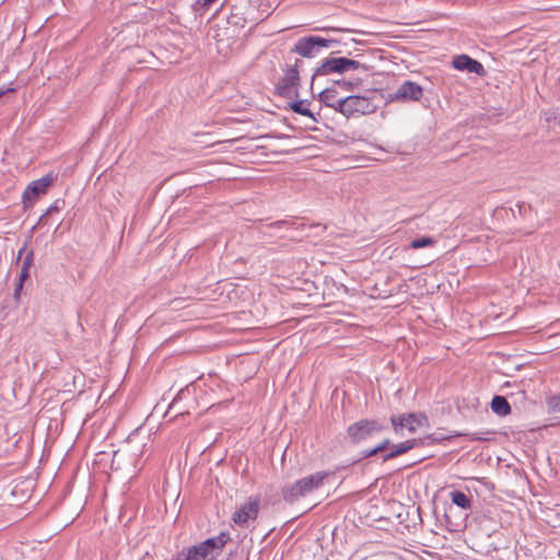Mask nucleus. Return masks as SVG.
Listing matches in <instances>:
<instances>
[{"label": "nucleus", "instance_id": "37", "mask_svg": "<svg viewBox=\"0 0 560 560\" xmlns=\"http://www.w3.org/2000/svg\"><path fill=\"white\" fill-rule=\"evenodd\" d=\"M303 226H304L303 224H300V225L295 226V230H299V229H301Z\"/></svg>", "mask_w": 560, "mask_h": 560}, {"label": "nucleus", "instance_id": "29", "mask_svg": "<svg viewBox=\"0 0 560 560\" xmlns=\"http://www.w3.org/2000/svg\"><path fill=\"white\" fill-rule=\"evenodd\" d=\"M23 283H24V282H21V280L19 279V282H18V284H16V287H15V289H14V299H15V300H19V299H20V294H21V291H22V289H23Z\"/></svg>", "mask_w": 560, "mask_h": 560}, {"label": "nucleus", "instance_id": "19", "mask_svg": "<svg viewBox=\"0 0 560 560\" xmlns=\"http://www.w3.org/2000/svg\"><path fill=\"white\" fill-rule=\"evenodd\" d=\"M34 262V250L31 249L26 253L25 257L23 258L21 271L19 279L21 282H24L26 279L30 278V269L33 266Z\"/></svg>", "mask_w": 560, "mask_h": 560}, {"label": "nucleus", "instance_id": "22", "mask_svg": "<svg viewBox=\"0 0 560 560\" xmlns=\"http://www.w3.org/2000/svg\"><path fill=\"white\" fill-rule=\"evenodd\" d=\"M436 243L435 238L431 236H421L412 240L408 248L419 249L428 246H433Z\"/></svg>", "mask_w": 560, "mask_h": 560}, {"label": "nucleus", "instance_id": "6", "mask_svg": "<svg viewBox=\"0 0 560 560\" xmlns=\"http://www.w3.org/2000/svg\"><path fill=\"white\" fill-rule=\"evenodd\" d=\"M343 109L346 110L345 117L349 118L352 116L373 114L377 109V106L372 103L369 97L362 95H349L346 96Z\"/></svg>", "mask_w": 560, "mask_h": 560}, {"label": "nucleus", "instance_id": "2", "mask_svg": "<svg viewBox=\"0 0 560 560\" xmlns=\"http://www.w3.org/2000/svg\"><path fill=\"white\" fill-rule=\"evenodd\" d=\"M328 475L327 471H317L295 481L293 485L282 489L283 499L287 502H294L300 497H304L314 489L319 488Z\"/></svg>", "mask_w": 560, "mask_h": 560}, {"label": "nucleus", "instance_id": "1", "mask_svg": "<svg viewBox=\"0 0 560 560\" xmlns=\"http://www.w3.org/2000/svg\"><path fill=\"white\" fill-rule=\"evenodd\" d=\"M358 69H363L364 71H369L371 66L365 62H361L357 59H349L346 57H329L323 60V62L314 70L312 75V85L315 82H319L322 78L328 75H340L349 71H355Z\"/></svg>", "mask_w": 560, "mask_h": 560}, {"label": "nucleus", "instance_id": "5", "mask_svg": "<svg viewBox=\"0 0 560 560\" xmlns=\"http://www.w3.org/2000/svg\"><path fill=\"white\" fill-rule=\"evenodd\" d=\"M261 506L260 495H250L246 502L232 514V521L240 527H248L249 521L258 517Z\"/></svg>", "mask_w": 560, "mask_h": 560}, {"label": "nucleus", "instance_id": "31", "mask_svg": "<svg viewBox=\"0 0 560 560\" xmlns=\"http://www.w3.org/2000/svg\"><path fill=\"white\" fill-rule=\"evenodd\" d=\"M302 65H303V61H302L301 59H296V60H295V62H294V65H293V66H291L290 68H295V69H296V71H299V72H300V68L302 67Z\"/></svg>", "mask_w": 560, "mask_h": 560}, {"label": "nucleus", "instance_id": "14", "mask_svg": "<svg viewBox=\"0 0 560 560\" xmlns=\"http://www.w3.org/2000/svg\"><path fill=\"white\" fill-rule=\"evenodd\" d=\"M490 405L491 410L500 417H505L511 413V405L504 396L495 395Z\"/></svg>", "mask_w": 560, "mask_h": 560}, {"label": "nucleus", "instance_id": "18", "mask_svg": "<svg viewBox=\"0 0 560 560\" xmlns=\"http://www.w3.org/2000/svg\"><path fill=\"white\" fill-rule=\"evenodd\" d=\"M390 445L389 439H384L381 443H378L376 446L372 448H366L360 452V459L370 458L372 456L377 455L378 453H382L386 451Z\"/></svg>", "mask_w": 560, "mask_h": 560}, {"label": "nucleus", "instance_id": "32", "mask_svg": "<svg viewBox=\"0 0 560 560\" xmlns=\"http://www.w3.org/2000/svg\"><path fill=\"white\" fill-rule=\"evenodd\" d=\"M14 92H15V89H14V88H8V89H5V90H3V91H0V97H1L2 95L8 94V93H14Z\"/></svg>", "mask_w": 560, "mask_h": 560}, {"label": "nucleus", "instance_id": "11", "mask_svg": "<svg viewBox=\"0 0 560 560\" xmlns=\"http://www.w3.org/2000/svg\"><path fill=\"white\" fill-rule=\"evenodd\" d=\"M452 66L459 71L476 73L479 77L487 75V71L482 63L465 54L455 56L452 60Z\"/></svg>", "mask_w": 560, "mask_h": 560}, {"label": "nucleus", "instance_id": "27", "mask_svg": "<svg viewBox=\"0 0 560 560\" xmlns=\"http://www.w3.org/2000/svg\"><path fill=\"white\" fill-rule=\"evenodd\" d=\"M346 104V96L345 97H338L336 102L334 103V106H329L334 110L340 113L342 116H345L346 110L343 109V105Z\"/></svg>", "mask_w": 560, "mask_h": 560}, {"label": "nucleus", "instance_id": "10", "mask_svg": "<svg viewBox=\"0 0 560 560\" xmlns=\"http://www.w3.org/2000/svg\"><path fill=\"white\" fill-rule=\"evenodd\" d=\"M56 178L57 176L54 173L49 172L42 178L30 183L23 192V201H32L33 199H36L40 195L46 194V191L54 184Z\"/></svg>", "mask_w": 560, "mask_h": 560}, {"label": "nucleus", "instance_id": "12", "mask_svg": "<svg viewBox=\"0 0 560 560\" xmlns=\"http://www.w3.org/2000/svg\"><path fill=\"white\" fill-rule=\"evenodd\" d=\"M230 540L229 533L222 532L215 537H211L206 539L205 541L198 544V548L209 557L212 556H219L228 541Z\"/></svg>", "mask_w": 560, "mask_h": 560}, {"label": "nucleus", "instance_id": "25", "mask_svg": "<svg viewBox=\"0 0 560 560\" xmlns=\"http://www.w3.org/2000/svg\"><path fill=\"white\" fill-rule=\"evenodd\" d=\"M454 436H468V434H466V433H454L453 435H444L441 432H434L430 436H428V439H431L432 442H434V443H440L442 441L450 440V439H452Z\"/></svg>", "mask_w": 560, "mask_h": 560}, {"label": "nucleus", "instance_id": "21", "mask_svg": "<svg viewBox=\"0 0 560 560\" xmlns=\"http://www.w3.org/2000/svg\"><path fill=\"white\" fill-rule=\"evenodd\" d=\"M306 101L300 100V101H293L289 104V107L296 114H300L302 116H306L312 118L314 121H317L314 114L305 106Z\"/></svg>", "mask_w": 560, "mask_h": 560}, {"label": "nucleus", "instance_id": "26", "mask_svg": "<svg viewBox=\"0 0 560 560\" xmlns=\"http://www.w3.org/2000/svg\"><path fill=\"white\" fill-rule=\"evenodd\" d=\"M295 225V221L292 220H279L267 224L268 229H282V228H293Z\"/></svg>", "mask_w": 560, "mask_h": 560}, {"label": "nucleus", "instance_id": "8", "mask_svg": "<svg viewBox=\"0 0 560 560\" xmlns=\"http://www.w3.org/2000/svg\"><path fill=\"white\" fill-rule=\"evenodd\" d=\"M300 85V74L295 68H288L284 75L276 84V92L282 97H298V86Z\"/></svg>", "mask_w": 560, "mask_h": 560}, {"label": "nucleus", "instance_id": "3", "mask_svg": "<svg viewBox=\"0 0 560 560\" xmlns=\"http://www.w3.org/2000/svg\"><path fill=\"white\" fill-rule=\"evenodd\" d=\"M385 427L376 419H360L347 428V438L351 444H360L382 432Z\"/></svg>", "mask_w": 560, "mask_h": 560}, {"label": "nucleus", "instance_id": "9", "mask_svg": "<svg viewBox=\"0 0 560 560\" xmlns=\"http://www.w3.org/2000/svg\"><path fill=\"white\" fill-rule=\"evenodd\" d=\"M427 420L423 415L416 413H402L390 417V422L396 434L402 435V431L406 429L410 433H415L417 429L422 424V421Z\"/></svg>", "mask_w": 560, "mask_h": 560}, {"label": "nucleus", "instance_id": "24", "mask_svg": "<svg viewBox=\"0 0 560 560\" xmlns=\"http://www.w3.org/2000/svg\"><path fill=\"white\" fill-rule=\"evenodd\" d=\"M550 413L560 415V395H553L547 400Z\"/></svg>", "mask_w": 560, "mask_h": 560}, {"label": "nucleus", "instance_id": "15", "mask_svg": "<svg viewBox=\"0 0 560 560\" xmlns=\"http://www.w3.org/2000/svg\"><path fill=\"white\" fill-rule=\"evenodd\" d=\"M174 560H209V557L195 545L178 552Z\"/></svg>", "mask_w": 560, "mask_h": 560}, {"label": "nucleus", "instance_id": "20", "mask_svg": "<svg viewBox=\"0 0 560 560\" xmlns=\"http://www.w3.org/2000/svg\"><path fill=\"white\" fill-rule=\"evenodd\" d=\"M327 82L334 83V86L339 88L345 92H352L360 84L359 80L350 81V80L337 79V78L328 79Z\"/></svg>", "mask_w": 560, "mask_h": 560}, {"label": "nucleus", "instance_id": "28", "mask_svg": "<svg viewBox=\"0 0 560 560\" xmlns=\"http://www.w3.org/2000/svg\"><path fill=\"white\" fill-rule=\"evenodd\" d=\"M58 203H59V200L55 201V203L47 209L45 215H48V214H50L52 212L60 211V207L58 206Z\"/></svg>", "mask_w": 560, "mask_h": 560}, {"label": "nucleus", "instance_id": "4", "mask_svg": "<svg viewBox=\"0 0 560 560\" xmlns=\"http://www.w3.org/2000/svg\"><path fill=\"white\" fill-rule=\"evenodd\" d=\"M337 43L335 39H326L319 36H304L296 40L291 52L304 58H314L323 48H329Z\"/></svg>", "mask_w": 560, "mask_h": 560}, {"label": "nucleus", "instance_id": "33", "mask_svg": "<svg viewBox=\"0 0 560 560\" xmlns=\"http://www.w3.org/2000/svg\"><path fill=\"white\" fill-rule=\"evenodd\" d=\"M182 393H183V390H180V392H179V394H178L177 396H179ZM177 398H178V397L174 398V400H173V401H172V404L170 405V410H171V409H173V408H174V406L176 405V402H177Z\"/></svg>", "mask_w": 560, "mask_h": 560}, {"label": "nucleus", "instance_id": "36", "mask_svg": "<svg viewBox=\"0 0 560 560\" xmlns=\"http://www.w3.org/2000/svg\"><path fill=\"white\" fill-rule=\"evenodd\" d=\"M303 226H304L303 224H300V225L295 226V230H299V229H301Z\"/></svg>", "mask_w": 560, "mask_h": 560}, {"label": "nucleus", "instance_id": "17", "mask_svg": "<svg viewBox=\"0 0 560 560\" xmlns=\"http://www.w3.org/2000/svg\"><path fill=\"white\" fill-rule=\"evenodd\" d=\"M318 97L319 102L323 103L325 106H334V103L339 97L338 90L336 86L326 88L323 91H320Z\"/></svg>", "mask_w": 560, "mask_h": 560}, {"label": "nucleus", "instance_id": "35", "mask_svg": "<svg viewBox=\"0 0 560 560\" xmlns=\"http://www.w3.org/2000/svg\"><path fill=\"white\" fill-rule=\"evenodd\" d=\"M303 226H304L303 224H300V225L295 226V230H299V229H301Z\"/></svg>", "mask_w": 560, "mask_h": 560}, {"label": "nucleus", "instance_id": "30", "mask_svg": "<svg viewBox=\"0 0 560 560\" xmlns=\"http://www.w3.org/2000/svg\"><path fill=\"white\" fill-rule=\"evenodd\" d=\"M26 247H27V243H24V245L22 246V248L18 253L16 261H19L22 258V255L26 250Z\"/></svg>", "mask_w": 560, "mask_h": 560}, {"label": "nucleus", "instance_id": "13", "mask_svg": "<svg viewBox=\"0 0 560 560\" xmlns=\"http://www.w3.org/2000/svg\"><path fill=\"white\" fill-rule=\"evenodd\" d=\"M418 445H419V442L416 439L407 440L405 442L394 444V445H392V447L389 448V451L387 453L382 455L383 462H387V460L396 458L402 454H406L407 452H409L410 450L415 448Z\"/></svg>", "mask_w": 560, "mask_h": 560}, {"label": "nucleus", "instance_id": "34", "mask_svg": "<svg viewBox=\"0 0 560 560\" xmlns=\"http://www.w3.org/2000/svg\"><path fill=\"white\" fill-rule=\"evenodd\" d=\"M469 436H470L471 441H481V440H483L482 438L477 436L476 434H472V435H469Z\"/></svg>", "mask_w": 560, "mask_h": 560}, {"label": "nucleus", "instance_id": "16", "mask_svg": "<svg viewBox=\"0 0 560 560\" xmlns=\"http://www.w3.org/2000/svg\"><path fill=\"white\" fill-rule=\"evenodd\" d=\"M451 501L456 506L463 509V510H470L471 509V499L468 494L464 493L459 490H453L450 493Z\"/></svg>", "mask_w": 560, "mask_h": 560}, {"label": "nucleus", "instance_id": "7", "mask_svg": "<svg viewBox=\"0 0 560 560\" xmlns=\"http://www.w3.org/2000/svg\"><path fill=\"white\" fill-rule=\"evenodd\" d=\"M423 96V89L413 81H405L394 92L388 94V102H418Z\"/></svg>", "mask_w": 560, "mask_h": 560}, {"label": "nucleus", "instance_id": "23", "mask_svg": "<svg viewBox=\"0 0 560 560\" xmlns=\"http://www.w3.org/2000/svg\"><path fill=\"white\" fill-rule=\"evenodd\" d=\"M217 0H197L192 8L195 10V12H197L198 14L202 15L205 14L213 3H215Z\"/></svg>", "mask_w": 560, "mask_h": 560}]
</instances>
